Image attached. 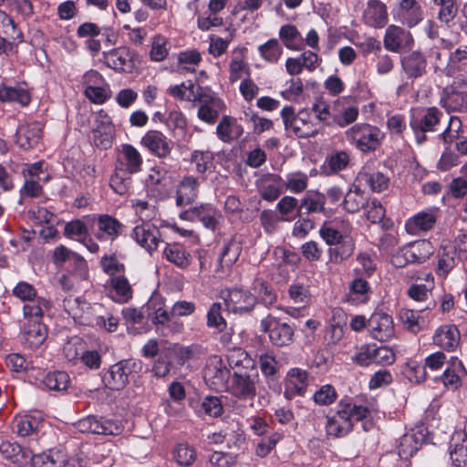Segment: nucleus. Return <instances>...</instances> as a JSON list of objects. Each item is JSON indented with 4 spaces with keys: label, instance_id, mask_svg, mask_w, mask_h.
Wrapping results in <instances>:
<instances>
[{
    "label": "nucleus",
    "instance_id": "1",
    "mask_svg": "<svg viewBox=\"0 0 467 467\" xmlns=\"http://www.w3.org/2000/svg\"><path fill=\"white\" fill-rule=\"evenodd\" d=\"M142 368L143 363L140 359H121L103 372L102 382L110 390H122L130 379L141 372Z\"/></svg>",
    "mask_w": 467,
    "mask_h": 467
},
{
    "label": "nucleus",
    "instance_id": "2",
    "mask_svg": "<svg viewBox=\"0 0 467 467\" xmlns=\"http://www.w3.org/2000/svg\"><path fill=\"white\" fill-rule=\"evenodd\" d=\"M444 114L436 107L420 109L411 113L410 127L419 145L428 140L427 134L439 132Z\"/></svg>",
    "mask_w": 467,
    "mask_h": 467
},
{
    "label": "nucleus",
    "instance_id": "3",
    "mask_svg": "<svg viewBox=\"0 0 467 467\" xmlns=\"http://www.w3.org/2000/svg\"><path fill=\"white\" fill-rule=\"evenodd\" d=\"M281 117L287 131H292L297 138H311L317 136L321 130L319 122H314L311 113L302 109L297 114L292 106H285L281 110Z\"/></svg>",
    "mask_w": 467,
    "mask_h": 467
},
{
    "label": "nucleus",
    "instance_id": "4",
    "mask_svg": "<svg viewBox=\"0 0 467 467\" xmlns=\"http://www.w3.org/2000/svg\"><path fill=\"white\" fill-rule=\"evenodd\" d=\"M346 140L363 153L375 151L384 140L385 134L377 126L358 123L345 132Z\"/></svg>",
    "mask_w": 467,
    "mask_h": 467
},
{
    "label": "nucleus",
    "instance_id": "5",
    "mask_svg": "<svg viewBox=\"0 0 467 467\" xmlns=\"http://www.w3.org/2000/svg\"><path fill=\"white\" fill-rule=\"evenodd\" d=\"M295 327L268 315L260 322V330L268 334L270 342L278 348L290 346L295 339Z\"/></svg>",
    "mask_w": 467,
    "mask_h": 467
},
{
    "label": "nucleus",
    "instance_id": "6",
    "mask_svg": "<svg viewBox=\"0 0 467 467\" xmlns=\"http://www.w3.org/2000/svg\"><path fill=\"white\" fill-rule=\"evenodd\" d=\"M158 301H161V297L153 296L148 302V307L155 311L152 323L156 326V331L166 337L181 333L183 330L182 322L173 319L171 313L163 309Z\"/></svg>",
    "mask_w": 467,
    "mask_h": 467
},
{
    "label": "nucleus",
    "instance_id": "7",
    "mask_svg": "<svg viewBox=\"0 0 467 467\" xmlns=\"http://www.w3.org/2000/svg\"><path fill=\"white\" fill-rule=\"evenodd\" d=\"M180 218L191 222L199 221L205 228L215 231L222 219V213L211 203H202L182 212Z\"/></svg>",
    "mask_w": 467,
    "mask_h": 467
},
{
    "label": "nucleus",
    "instance_id": "8",
    "mask_svg": "<svg viewBox=\"0 0 467 467\" xmlns=\"http://www.w3.org/2000/svg\"><path fill=\"white\" fill-rule=\"evenodd\" d=\"M441 105L447 111L467 112V84L453 82L445 87L441 95Z\"/></svg>",
    "mask_w": 467,
    "mask_h": 467
},
{
    "label": "nucleus",
    "instance_id": "9",
    "mask_svg": "<svg viewBox=\"0 0 467 467\" xmlns=\"http://www.w3.org/2000/svg\"><path fill=\"white\" fill-rule=\"evenodd\" d=\"M223 299L227 310L237 315L251 313L258 303L256 296L243 289L229 290Z\"/></svg>",
    "mask_w": 467,
    "mask_h": 467
},
{
    "label": "nucleus",
    "instance_id": "10",
    "mask_svg": "<svg viewBox=\"0 0 467 467\" xmlns=\"http://www.w3.org/2000/svg\"><path fill=\"white\" fill-rule=\"evenodd\" d=\"M259 380L258 369H250L246 373L234 374L230 386L233 395L241 400H252L256 396V385Z\"/></svg>",
    "mask_w": 467,
    "mask_h": 467
},
{
    "label": "nucleus",
    "instance_id": "11",
    "mask_svg": "<svg viewBox=\"0 0 467 467\" xmlns=\"http://www.w3.org/2000/svg\"><path fill=\"white\" fill-rule=\"evenodd\" d=\"M175 361L179 365H183L184 363L182 348L173 347L162 349L153 363L151 372L157 378H164L169 375Z\"/></svg>",
    "mask_w": 467,
    "mask_h": 467
},
{
    "label": "nucleus",
    "instance_id": "12",
    "mask_svg": "<svg viewBox=\"0 0 467 467\" xmlns=\"http://www.w3.org/2000/svg\"><path fill=\"white\" fill-rule=\"evenodd\" d=\"M383 42L387 50L399 53L401 50L410 49L414 39L410 31L400 26L390 25L386 30Z\"/></svg>",
    "mask_w": 467,
    "mask_h": 467
},
{
    "label": "nucleus",
    "instance_id": "13",
    "mask_svg": "<svg viewBox=\"0 0 467 467\" xmlns=\"http://www.w3.org/2000/svg\"><path fill=\"white\" fill-rule=\"evenodd\" d=\"M402 71L407 78L415 80L427 73L428 61L423 53L415 50L400 57Z\"/></svg>",
    "mask_w": 467,
    "mask_h": 467
},
{
    "label": "nucleus",
    "instance_id": "14",
    "mask_svg": "<svg viewBox=\"0 0 467 467\" xmlns=\"http://www.w3.org/2000/svg\"><path fill=\"white\" fill-rule=\"evenodd\" d=\"M394 18L411 28L423 20V10L417 0H400Z\"/></svg>",
    "mask_w": 467,
    "mask_h": 467
},
{
    "label": "nucleus",
    "instance_id": "15",
    "mask_svg": "<svg viewBox=\"0 0 467 467\" xmlns=\"http://www.w3.org/2000/svg\"><path fill=\"white\" fill-rule=\"evenodd\" d=\"M363 23L373 28H383L389 22L387 5L380 0H368L362 14Z\"/></svg>",
    "mask_w": 467,
    "mask_h": 467
},
{
    "label": "nucleus",
    "instance_id": "16",
    "mask_svg": "<svg viewBox=\"0 0 467 467\" xmlns=\"http://www.w3.org/2000/svg\"><path fill=\"white\" fill-rule=\"evenodd\" d=\"M308 386V373L300 368H290L286 374L284 396L292 400L296 396H304Z\"/></svg>",
    "mask_w": 467,
    "mask_h": 467
},
{
    "label": "nucleus",
    "instance_id": "17",
    "mask_svg": "<svg viewBox=\"0 0 467 467\" xmlns=\"http://www.w3.org/2000/svg\"><path fill=\"white\" fill-rule=\"evenodd\" d=\"M368 327L372 337L380 342L392 337L394 332L392 317L381 311L371 315L368 320Z\"/></svg>",
    "mask_w": 467,
    "mask_h": 467
},
{
    "label": "nucleus",
    "instance_id": "18",
    "mask_svg": "<svg viewBox=\"0 0 467 467\" xmlns=\"http://www.w3.org/2000/svg\"><path fill=\"white\" fill-rule=\"evenodd\" d=\"M131 236L138 244L150 253L156 250L161 242L160 230L150 223H142L135 226Z\"/></svg>",
    "mask_w": 467,
    "mask_h": 467
},
{
    "label": "nucleus",
    "instance_id": "19",
    "mask_svg": "<svg viewBox=\"0 0 467 467\" xmlns=\"http://www.w3.org/2000/svg\"><path fill=\"white\" fill-rule=\"evenodd\" d=\"M298 214L303 213H322L325 216H329L333 213L332 208L326 207L325 194L318 191H307L300 201L297 210Z\"/></svg>",
    "mask_w": 467,
    "mask_h": 467
},
{
    "label": "nucleus",
    "instance_id": "20",
    "mask_svg": "<svg viewBox=\"0 0 467 467\" xmlns=\"http://www.w3.org/2000/svg\"><path fill=\"white\" fill-rule=\"evenodd\" d=\"M142 162V157L135 147L122 144L115 166L135 174L141 170Z\"/></svg>",
    "mask_w": 467,
    "mask_h": 467
},
{
    "label": "nucleus",
    "instance_id": "21",
    "mask_svg": "<svg viewBox=\"0 0 467 467\" xmlns=\"http://www.w3.org/2000/svg\"><path fill=\"white\" fill-rule=\"evenodd\" d=\"M141 144L159 158L170 155L171 148L167 137L159 130H149L141 138Z\"/></svg>",
    "mask_w": 467,
    "mask_h": 467
},
{
    "label": "nucleus",
    "instance_id": "22",
    "mask_svg": "<svg viewBox=\"0 0 467 467\" xmlns=\"http://www.w3.org/2000/svg\"><path fill=\"white\" fill-rule=\"evenodd\" d=\"M42 137V125L38 121L20 125L16 130V143L24 150L36 147Z\"/></svg>",
    "mask_w": 467,
    "mask_h": 467
},
{
    "label": "nucleus",
    "instance_id": "23",
    "mask_svg": "<svg viewBox=\"0 0 467 467\" xmlns=\"http://www.w3.org/2000/svg\"><path fill=\"white\" fill-rule=\"evenodd\" d=\"M98 233L96 238L99 241L116 240L122 232L124 225L115 217L109 214L97 216Z\"/></svg>",
    "mask_w": 467,
    "mask_h": 467
},
{
    "label": "nucleus",
    "instance_id": "24",
    "mask_svg": "<svg viewBox=\"0 0 467 467\" xmlns=\"http://www.w3.org/2000/svg\"><path fill=\"white\" fill-rule=\"evenodd\" d=\"M325 428L328 436L342 438L353 430V422L348 419L345 410L337 408L336 414L327 418Z\"/></svg>",
    "mask_w": 467,
    "mask_h": 467
},
{
    "label": "nucleus",
    "instance_id": "25",
    "mask_svg": "<svg viewBox=\"0 0 467 467\" xmlns=\"http://www.w3.org/2000/svg\"><path fill=\"white\" fill-rule=\"evenodd\" d=\"M243 134V126L231 116H223L216 127V135L224 143L231 144L238 140Z\"/></svg>",
    "mask_w": 467,
    "mask_h": 467
},
{
    "label": "nucleus",
    "instance_id": "26",
    "mask_svg": "<svg viewBox=\"0 0 467 467\" xmlns=\"http://www.w3.org/2000/svg\"><path fill=\"white\" fill-rule=\"evenodd\" d=\"M108 283L109 296L114 302L125 304L132 298L133 289L124 274L109 278Z\"/></svg>",
    "mask_w": 467,
    "mask_h": 467
},
{
    "label": "nucleus",
    "instance_id": "27",
    "mask_svg": "<svg viewBox=\"0 0 467 467\" xmlns=\"http://www.w3.org/2000/svg\"><path fill=\"white\" fill-rule=\"evenodd\" d=\"M200 182L197 178L187 175L179 182L176 190L177 206L192 203L198 196Z\"/></svg>",
    "mask_w": 467,
    "mask_h": 467
},
{
    "label": "nucleus",
    "instance_id": "28",
    "mask_svg": "<svg viewBox=\"0 0 467 467\" xmlns=\"http://www.w3.org/2000/svg\"><path fill=\"white\" fill-rule=\"evenodd\" d=\"M0 453L7 461L20 466H26L31 460V450L22 447L16 442L3 441Z\"/></svg>",
    "mask_w": 467,
    "mask_h": 467
},
{
    "label": "nucleus",
    "instance_id": "29",
    "mask_svg": "<svg viewBox=\"0 0 467 467\" xmlns=\"http://www.w3.org/2000/svg\"><path fill=\"white\" fill-rule=\"evenodd\" d=\"M426 442L427 438L422 431H412L401 437L398 447V453L400 458L409 459L412 457Z\"/></svg>",
    "mask_w": 467,
    "mask_h": 467
},
{
    "label": "nucleus",
    "instance_id": "30",
    "mask_svg": "<svg viewBox=\"0 0 467 467\" xmlns=\"http://www.w3.org/2000/svg\"><path fill=\"white\" fill-rule=\"evenodd\" d=\"M460 338V331L456 326L444 325L436 330L433 342L447 351H453L459 346Z\"/></svg>",
    "mask_w": 467,
    "mask_h": 467
},
{
    "label": "nucleus",
    "instance_id": "31",
    "mask_svg": "<svg viewBox=\"0 0 467 467\" xmlns=\"http://www.w3.org/2000/svg\"><path fill=\"white\" fill-rule=\"evenodd\" d=\"M354 251L355 242L353 238L348 234L339 240V242L329 246L327 250L328 261L334 265H340L350 258Z\"/></svg>",
    "mask_w": 467,
    "mask_h": 467
},
{
    "label": "nucleus",
    "instance_id": "32",
    "mask_svg": "<svg viewBox=\"0 0 467 467\" xmlns=\"http://www.w3.org/2000/svg\"><path fill=\"white\" fill-rule=\"evenodd\" d=\"M371 293L368 282L358 275L348 285L347 301L355 306L365 304L369 300Z\"/></svg>",
    "mask_w": 467,
    "mask_h": 467
},
{
    "label": "nucleus",
    "instance_id": "33",
    "mask_svg": "<svg viewBox=\"0 0 467 467\" xmlns=\"http://www.w3.org/2000/svg\"><path fill=\"white\" fill-rule=\"evenodd\" d=\"M135 52L129 47H122L113 49L108 55V64L115 70L131 71L134 67Z\"/></svg>",
    "mask_w": 467,
    "mask_h": 467
},
{
    "label": "nucleus",
    "instance_id": "34",
    "mask_svg": "<svg viewBox=\"0 0 467 467\" xmlns=\"http://www.w3.org/2000/svg\"><path fill=\"white\" fill-rule=\"evenodd\" d=\"M189 404L199 416L207 415L216 418L223 411L222 401L216 396H206L202 400L191 399Z\"/></svg>",
    "mask_w": 467,
    "mask_h": 467
},
{
    "label": "nucleus",
    "instance_id": "35",
    "mask_svg": "<svg viewBox=\"0 0 467 467\" xmlns=\"http://www.w3.org/2000/svg\"><path fill=\"white\" fill-rule=\"evenodd\" d=\"M348 99L342 97L337 99L333 107V120L341 128H344L356 121L358 117V109L356 106H346Z\"/></svg>",
    "mask_w": 467,
    "mask_h": 467
},
{
    "label": "nucleus",
    "instance_id": "36",
    "mask_svg": "<svg viewBox=\"0 0 467 467\" xmlns=\"http://www.w3.org/2000/svg\"><path fill=\"white\" fill-rule=\"evenodd\" d=\"M41 426L42 416L37 411L17 416L14 420V431L21 437L36 433Z\"/></svg>",
    "mask_w": 467,
    "mask_h": 467
},
{
    "label": "nucleus",
    "instance_id": "37",
    "mask_svg": "<svg viewBox=\"0 0 467 467\" xmlns=\"http://www.w3.org/2000/svg\"><path fill=\"white\" fill-rule=\"evenodd\" d=\"M229 378L230 370L221 360L207 366L204 369V379L215 389L226 388Z\"/></svg>",
    "mask_w": 467,
    "mask_h": 467
},
{
    "label": "nucleus",
    "instance_id": "38",
    "mask_svg": "<svg viewBox=\"0 0 467 467\" xmlns=\"http://www.w3.org/2000/svg\"><path fill=\"white\" fill-rule=\"evenodd\" d=\"M227 361L234 374L246 373L250 369L257 368L256 362L242 348H234L227 355Z\"/></svg>",
    "mask_w": 467,
    "mask_h": 467
},
{
    "label": "nucleus",
    "instance_id": "39",
    "mask_svg": "<svg viewBox=\"0 0 467 467\" xmlns=\"http://www.w3.org/2000/svg\"><path fill=\"white\" fill-rule=\"evenodd\" d=\"M350 155L347 150H334L329 153L321 166L322 173L329 176L337 173L348 166Z\"/></svg>",
    "mask_w": 467,
    "mask_h": 467
},
{
    "label": "nucleus",
    "instance_id": "40",
    "mask_svg": "<svg viewBox=\"0 0 467 467\" xmlns=\"http://www.w3.org/2000/svg\"><path fill=\"white\" fill-rule=\"evenodd\" d=\"M23 342L29 348H36L40 347L47 338V328L37 321H30L24 327Z\"/></svg>",
    "mask_w": 467,
    "mask_h": 467
},
{
    "label": "nucleus",
    "instance_id": "41",
    "mask_svg": "<svg viewBox=\"0 0 467 467\" xmlns=\"http://www.w3.org/2000/svg\"><path fill=\"white\" fill-rule=\"evenodd\" d=\"M284 191V180L276 174H267L259 188L260 195L264 200L273 202L276 200Z\"/></svg>",
    "mask_w": 467,
    "mask_h": 467
},
{
    "label": "nucleus",
    "instance_id": "42",
    "mask_svg": "<svg viewBox=\"0 0 467 467\" xmlns=\"http://www.w3.org/2000/svg\"><path fill=\"white\" fill-rule=\"evenodd\" d=\"M65 453L59 450H49L47 452L33 455L30 462L32 467H61L66 464Z\"/></svg>",
    "mask_w": 467,
    "mask_h": 467
},
{
    "label": "nucleus",
    "instance_id": "43",
    "mask_svg": "<svg viewBox=\"0 0 467 467\" xmlns=\"http://www.w3.org/2000/svg\"><path fill=\"white\" fill-rule=\"evenodd\" d=\"M405 248V254L411 264H422L434 253L431 243L427 240L415 242Z\"/></svg>",
    "mask_w": 467,
    "mask_h": 467
},
{
    "label": "nucleus",
    "instance_id": "44",
    "mask_svg": "<svg viewBox=\"0 0 467 467\" xmlns=\"http://www.w3.org/2000/svg\"><path fill=\"white\" fill-rule=\"evenodd\" d=\"M0 101H16L21 106H27L31 102V95L27 88L20 85L11 87L3 84L0 85Z\"/></svg>",
    "mask_w": 467,
    "mask_h": 467
},
{
    "label": "nucleus",
    "instance_id": "45",
    "mask_svg": "<svg viewBox=\"0 0 467 467\" xmlns=\"http://www.w3.org/2000/svg\"><path fill=\"white\" fill-rule=\"evenodd\" d=\"M368 202L365 192L358 186H354L346 193L341 205L347 213H355L367 206Z\"/></svg>",
    "mask_w": 467,
    "mask_h": 467
},
{
    "label": "nucleus",
    "instance_id": "46",
    "mask_svg": "<svg viewBox=\"0 0 467 467\" xmlns=\"http://www.w3.org/2000/svg\"><path fill=\"white\" fill-rule=\"evenodd\" d=\"M165 258L180 268H186L191 264L192 256L186 249L179 244H168L164 249Z\"/></svg>",
    "mask_w": 467,
    "mask_h": 467
},
{
    "label": "nucleus",
    "instance_id": "47",
    "mask_svg": "<svg viewBox=\"0 0 467 467\" xmlns=\"http://www.w3.org/2000/svg\"><path fill=\"white\" fill-rule=\"evenodd\" d=\"M242 252L241 244L231 238L224 242L219 256L221 267L232 266L239 258Z\"/></svg>",
    "mask_w": 467,
    "mask_h": 467
},
{
    "label": "nucleus",
    "instance_id": "48",
    "mask_svg": "<svg viewBox=\"0 0 467 467\" xmlns=\"http://www.w3.org/2000/svg\"><path fill=\"white\" fill-rule=\"evenodd\" d=\"M133 173L115 166L113 174L110 176L109 186L119 195L126 194L132 183Z\"/></svg>",
    "mask_w": 467,
    "mask_h": 467
},
{
    "label": "nucleus",
    "instance_id": "49",
    "mask_svg": "<svg viewBox=\"0 0 467 467\" xmlns=\"http://www.w3.org/2000/svg\"><path fill=\"white\" fill-rule=\"evenodd\" d=\"M223 306L221 303H213L206 315V326L218 333L227 328V321L222 315Z\"/></svg>",
    "mask_w": 467,
    "mask_h": 467
},
{
    "label": "nucleus",
    "instance_id": "50",
    "mask_svg": "<svg viewBox=\"0 0 467 467\" xmlns=\"http://www.w3.org/2000/svg\"><path fill=\"white\" fill-rule=\"evenodd\" d=\"M298 201L293 196H284L276 204V209L282 215V221H293L296 217H300L297 210L299 207Z\"/></svg>",
    "mask_w": 467,
    "mask_h": 467
},
{
    "label": "nucleus",
    "instance_id": "51",
    "mask_svg": "<svg viewBox=\"0 0 467 467\" xmlns=\"http://www.w3.org/2000/svg\"><path fill=\"white\" fill-rule=\"evenodd\" d=\"M70 383V378L65 371L48 372L44 379L43 384L50 390L61 391L67 389Z\"/></svg>",
    "mask_w": 467,
    "mask_h": 467
},
{
    "label": "nucleus",
    "instance_id": "52",
    "mask_svg": "<svg viewBox=\"0 0 467 467\" xmlns=\"http://www.w3.org/2000/svg\"><path fill=\"white\" fill-rule=\"evenodd\" d=\"M279 37L284 45L293 50H297L300 47L302 37L294 25H285L279 30Z\"/></svg>",
    "mask_w": 467,
    "mask_h": 467
},
{
    "label": "nucleus",
    "instance_id": "53",
    "mask_svg": "<svg viewBox=\"0 0 467 467\" xmlns=\"http://www.w3.org/2000/svg\"><path fill=\"white\" fill-rule=\"evenodd\" d=\"M261 57L269 63H277L283 53V48L276 38H271L258 47Z\"/></svg>",
    "mask_w": 467,
    "mask_h": 467
},
{
    "label": "nucleus",
    "instance_id": "54",
    "mask_svg": "<svg viewBox=\"0 0 467 467\" xmlns=\"http://www.w3.org/2000/svg\"><path fill=\"white\" fill-rule=\"evenodd\" d=\"M337 408L346 410L348 419H349L351 422L353 420L357 421L363 420L370 413L368 407L353 404L348 399L341 400L337 404Z\"/></svg>",
    "mask_w": 467,
    "mask_h": 467
},
{
    "label": "nucleus",
    "instance_id": "55",
    "mask_svg": "<svg viewBox=\"0 0 467 467\" xmlns=\"http://www.w3.org/2000/svg\"><path fill=\"white\" fill-rule=\"evenodd\" d=\"M176 462L184 467L191 466L196 460V451L188 443H179L172 451Z\"/></svg>",
    "mask_w": 467,
    "mask_h": 467
},
{
    "label": "nucleus",
    "instance_id": "56",
    "mask_svg": "<svg viewBox=\"0 0 467 467\" xmlns=\"http://www.w3.org/2000/svg\"><path fill=\"white\" fill-rule=\"evenodd\" d=\"M194 90V83L192 80H188L170 87L168 93L177 99L195 102Z\"/></svg>",
    "mask_w": 467,
    "mask_h": 467
},
{
    "label": "nucleus",
    "instance_id": "57",
    "mask_svg": "<svg viewBox=\"0 0 467 467\" xmlns=\"http://www.w3.org/2000/svg\"><path fill=\"white\" fill-rule=\"evenodd\" d=\"M467 59V47L461 49L457 48L454 52L451 53L449 60L447 61L446 67H443L444 63L441 65L437 64L434 67L436 73L441 72L446 76H451L455 68L457 63H460Z\"/></svg>",
    "mask_w": 467,
    "mask_h": 467
},
{
    "label": "nucleus",
    "instance_id": "58",
    "mask_svg": "<svg viewBox=\"0 0 467 467\" xmlns=\"http://www.w3.org/2000/svg\"><path fill=\"white\" fill-rule=\"evenodd\" d=\"M307 185L308 177L306 173L301 171L288 174L285 181H284V188L293 193L303 192L307 188Z\"/></svg>",
    "mask_w": 467,
    "mask_h": 467
},
{
    "label": "nucleus",
    "instance_id": "59",
    "mask_svg": "<svg viewBox=\"0 0 467 467\" xmlns=\"http://www.w3.org/2000/svg\"><path fill=\"white\" fill-rule=\"evenodd\" d=\"M254 289L256 290L258 301L269 307L276 302V293L275 289L264 280H256L254 283Z\"/></svg>",
    "mask_w": 467,
    "mask_h": 467
},
{
    "label": "nucleus",
    "instance_id": "60",
    "mask_svg": "<svg viewBox=\"0 0 467 467\" xmlns=\"http://www.w3.org/2000/svg\"><path fill=\"white\" fill-rule=\"evenodd\" d=\"M213 153L210 150H194L191 156L192 163L195 164L198 173L203 174L213 163Z\"/></svg>",
    "mask_w": 467,
    "mask_h": 467
},
{
    "label": "nucleus",
    "instance_id": "61",
    "mask_svg": "<svg viewBox=\"0 0 467 467\" xmlns=\"http://www.w3.org/2000/svg\"><path fill=\"white\" fill-rule=\"evenodd\" d=\"M99 431L98 434L117 436L124 431V425L121 420L99 417Z\"/></svg>",
    "mask_w": 467,
    "mask_h": 467
},
{
    "label": "nucleus",
    "instance_id": "62",
    "mask_svg": "<svg viewBox=\"0 0 467 467\" xmlns=\"http://www.w3.org/2000/svg\"><path fill=\"white\" fill-rule=\"evenodd\" d=\"M169 42L163 36H155L152 39L150 57L151 60L160 62L166 58L169 53Z\"/></svg>",
    "mask_w": 467,
    "mask_h": 467
},
{
    "label": "nucleus",
    "instance_id": "63",
    "mask_svg": "<svg viewBox=\"0 0 467 467\" xmlns=\"http://www.w3.org/2000/svg\"><path fill=\"white\" fill-rule=\"evenodd\" d=\"M88 234L86 223L80 219L72 220L66 223L64 235L70 239L80 241Z\"/></svg>",
    "mask_w": 467,
    "mask_h": 467
},
{
    "label": "nucleus",
    "instance_id": "64",
    "mask_svg": "<svg viewBox=\"0 0 467 467\" xmlns=\"http://www.w3.org/2000/svg\"><path fill=\"white\" fill-rule=\"evenodd\" d=\"M450 455L455 467H467V438L462 439L461 444L455 443Z\"/></svg>",
    "mask_w": 467,
    "mask_h": 467
}]
</instances>
